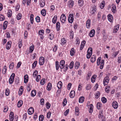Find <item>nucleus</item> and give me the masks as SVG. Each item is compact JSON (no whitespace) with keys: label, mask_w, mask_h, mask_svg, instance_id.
Segmentation results:
<instances>
[{"label":"nucleus","mask_w":121,"mask_h":121,"mask_svg":"<svg viewBox=\"0 0 121 121\" xmlns=\"http://www.w3.org/2000/svg\"><path fill=\"white\" fill-rule=\"evenodd\" d=\"M101 59V57H99L98 58L97 60V64L98 66H99V65L100 63L99 68L100 69H102L104 67V60H101V62H100Z\"/></svg>","instance_id":"f257e3e1"},{"label":"nucleus","mask_w":121,"mask_h":121,"mask_svg":"<svg viewBox=\"0 0 121 121\" xmlns=\"http://www.w3.org/2000/svg\"><path fill=\"white\" fill-rule=\"evenodd\" d=\"M92 53V48L91 47L88 48L87 51V53L86 55V57L87 59H89L91 57Z\"/></svg>","instance_id":"f03ea898"},{"label":"nucleus","mask_w":121,"mask_h":121,"mask_svg":"<svg viewBox=\"0 0 121 121\" xmlns=\"http://www.w3.org/2000/svg\"><path fill=\"white\" fill-rule=\"evenodd\" d=\"M73 14H70L69 16L68 21L69 23H72L73 22L74 20Z\"/></svg>","instance_id":"7ed1b4c3"},{"label":"nucleus","mask_w":121,"mask_h":121,"mask_svg":"<svg viewBox=\"0 0 121 121\" xmlns=\"http://www.w3.org/2000/svg\"><path fill=\"white\" fill-rule=\"evenodd\" d=\"M109 80V77L107 76L104 78L103 80V84L104 86L107 85L108 84Z\"/></svg>","instance_id":"20e7f679"},{"label":"nucleus","mask_w":121,"mask_h":121,"mask_svg":"<svg viewBox=\"0 0 121 121\" xmlns=\"http://www.w3.org/2000/svg\"><path fill=\"white\" fill-rule=\"evenodd\" d=\"M15 74L14 73H13L9 79V82L10 84H12L13 82L14 78L15 77Z\"/></svg>","instance_id":"39448f33"},{"label":"nucleus","mask_w":121,"mask_h":121,"mask_svg":"<svg viewBox=\"0 0 121 121\" xmlns=\"http://www.w3.org/2000/svg\"><path fill=\"white\" fill-rule=\"evenodd\" d=\"M95 7V6H93L90 9V13L91 15L95 13L96 10Z\"/></svg>","instance_id":"423d86ee"},{"label":"nucleus","mask_w":121,"mask_h":121,"mask_svg":"<svg viewBox=\"0 0 121 121\" xmlns=\"http://www.w3.org/2000/svg\"><path fill=\"white\" fill-rule=\"evenodd\" d=\"M60 20L62 23H64L65 22L66 20V17L65 15L62 14L60 17Z\"/></svg>","instance_id":"0eeeda50"},{"label":"nucleus","mask_w":121,"mask_h":121,"mask_svg":"<svg viewBox=\"0 0 121 121\" xmlns=\"http://www.w3.org/2000/svg\"><path fill=\"white\" fill-rule=\"evenodd\" d=\"M65 65V61L64 60H61L60 62L59 67L61 69H63Z\"/></svg>","instance_id":"6e6552de"},{"label":"nucleus","mask_w":121,"mask_h":121,"mask_svg":"<svg viewBox=\"0 0 121 121\" xmlns=\"http://www.w3.org/2000/svg\"><path fill=\"white\" fill-rule=\"evenodd\" d=\"M112 106L114 108H117L118 107L117 102L116 101H113L112 103Z\"/></svg>","instance_id":"1a4fd4ad"},{"label":"nucleus","mask_w":121,"mask_h":121,"mask_svg":"<svg viewBox=\"0 0 121 121\" xmlns=\"http://www.w3.org/2000/svg\"><path fill=\"white\" fill-rule=\"evenodd\" d=\"M119 25H117L115 26L113 30V33H115L117 32L119 30Z\"/></svg>","instance_id":"9d476101"},{"label":"nucleus","mask_w":121,"mask_h":121,"mask_svg":"<svg viewBox=\"0 0 121 121\" xmlns=\"http://www.w3.org/2000/svg\"><path fill=\"white\" fill-rule=\"evenodd\" d=\"M44 58L43 57H40L39 59V64L40 65H43L44 63Z\"/></svg>","instance_id":"9b49d317"},{"label":"nucleus","mask_w":121,"mask_h":121,"mask_svg":"<svg viewBox=\"0 0 121 121\" xmlns=\"http://www.w3.org/2000/svg\"><path fill=\"white\" fill-rule=\"evenodd\" d=\"M34 112V109L32 107L29 108L28 110V112L29 115H31Z\"/></svg>","instance_id":"f8f14e48"},{"label":"nucleus","mask_w":121,"mask_h":121,"mask_svg":"<svg viewBox=\"0 0 121 121\" xmlns=\"http://www.w3.org/2000/svg\"><path fill=\"white\" fill-rule=\"evenodd\" d=\"M95 31L94 29L92 30L89 33V35L91 37H94V35Z\"/></svg>","instance_id":"ddd939ff"},{"label":"nucleus","mask_w":121,"mask_h":121,"mask_svg":"<svg viewBox=\"0 0 121 121\" xmlns=\"http://www.w3.org/2000/svg\"><path fill=\"white\" fill-rule=\"evenodd\" d=\"M91 26V20L88 19L86 21V27L88 29L90 28Z\"/></svg>","instance_id":"4468645a"},{"label":"nucleus","mask_w":121,"mask_h":121,"mask_svg":"<svg viewBox=\"0 0 121 121\" xmlns=\"http://www.w3.org/2000/svg\"><path fill=\"white\" fill-rule=\"evenodd\" d=\"M108 21L110 22H113V17L111 14H109L108 16Z\"/></svg>","instance_id":"2eb2a0df"},{"label":"nucleus","mask_w":121,"mask_h":121,"mask_svg":"<svg viewBox=\"0 0 121 121\" xmlns=\"http://www.w3.org/2000/svg\"><path fill=\"white\" fill-rule=\"evenodd\" d=\"M73 1L72 0H70L68 2L67 4L70 8H72L73 6Z\"/></svg>","instance_id":"dca6fc26"},{"label":"nucleus","mask_w":121,"mask_h":121,"mask_svg":"<svg viewBox=\"0 0 121 121\" xmlns=\"http://www.w3.org/2000/svg\"><path fill=\"white\" fill-rule=\"evenodd\" d=\"M44 33V30H39V35H41L40 36V38L42 39H43V35Z\"/></svg>","instance_id":"f3484780"},{"label":"nucleus","mask_w":121,"mask_h":121,"mask_svg":"<svg viewBox=\"0 0 121 121\" xmlns=\"http://www.w3.org/2000/svg\"><path fill=\"white\" fill-rule=\"evenodd\" d=\"M79 113L80 112L79 108L77 107H76L75 109V115L77 116H78Z\"/></svg>","instance_id":"a211bd4d"},{"label":"nucleus","mask_w":121,"mask_h":121,"mask_svg":"<svg viewBox=\"0 0 121 121\" xmlns=\"http://www.w3.org/2000/svg\"><path fill=\"white\" fill-rule=\"evenodd\" d=\"M9 117L10 121H12L14 119V114L13 112H10Z\"/></svg>","instance_id":"6ab92c4d"},{"label":"nucleus","mask_w":121,"mask_h":121,"mask_svg":"<svg viewBox=\"0 0 121 121\" xmlns=\"http://www.w3.org/2000/svg\"><path fill=\"white\" fill-rule=\"evenodd\" d=\"M44 0H40V5L41 7H43L45 4Z\"/></svg>","instance_id":"aec40b11"},{"label":"nucleus","mask_w":121,"mask_h":121,"mask_svg":"<svg viewBox=\"0 0 121 121\" xmlns=\"http://www.w3.org/2000/svg\"><path fill=\"white\" fill-rule=\"evenodd\" d=\"M75 92L74 91L72 90L71 91L69 94V96L71 98H73L74 96Z\"/></svg>","instance_id":"412c9836"},{"label":"nucleus","mask_w":121,"mask_h":121,"mask_svg":"<svg viewBox=\"0 0 121 121\" xmlns=\"http://www.w3.org/2000/svg\"><path fill=\"white\" fill-rule=\"evenodd\" d=\"M75 51V49L73 48H72L70 51V55L71 56H73L74 55Z\"/></svg>","instance_id":"4be33fe9"},{"label":"nucleus","mask_w":121,"mask_h":121,"mask_svg":"<svg viewBox=\"0 0 121 121\" xmlns=\"http://www.w3.org/2000/svg\"><path fill=\"white\" fill-rule=\"evenodd\" d=\"M24 82L26 83L27 82L28 80V75H26L24 77Z\"/></svg>","instance_id":"5701e85b"},{"label":"nucleus","mask_w":121,"mask_h":121,"mask_svg":"<svg viewBox=\"0 0 121 121\" xmlns=\"http://www.w3.org/2000/svg\"><path fill=\"white\" fill-rule=\"evenodd\" d=\"M57 16L56 15L54 16L53 18L52 22L54 24L56 23L57 21Z\"/></svg>","instance_id":"b1692460"},{"label":"nucleus","mask_w":121,"mask_h":121,"mask_svg":"<svg viewBox=\"0 0 121 121\" xmlns=\"http://www.w3.org/2000/svg\"><path fill=\"white\" fill-rule=\"evenodd\" d=\"M116 6L115 5H113L112 7L111 10L112 12L115 13L116 11Z\"/></svg>","instance_id":"393cba45"},{"label":"nucleus","mask_w":121,"mask_h":121,"mask_svg":"<svg viewBox=\"0 0 121 121\" xmlns=\"http://www.w3.org/2000/svg\"><path fill=\"white\" fill-rule=\"evenodd\" d=\"M70 39H72L74 36V33L72 30H71L70 31Z\"/></svg>","instance_id":"a878e982"},{"label":"nucleus","mask_w":121,"mask_h":121,"mask_svg":"<svg viewBox=\"0 0 121 121\" xmlns=\"http://www.w3.org/2000/svg\"><path fill=\"white\" fill-rule=\"evenodd\" d=\"M60 23L59 22H57L56 24V29L58 31H59L60 29Z\"/></svg>","instance_id":"bb28decb"},{"label":"nucleus","mask_w":121,"mask_h":121,"mask_svg":"<svg viewBox=\"0 0 121 121\" xmlns=\"http://www.w3.org/2000/svg\"><path fill=\"white\" fill-rule=\"evenodd\" d=\"M105 2L104 1H103L100 4V7L101 9H103L105 6Z\"/></svg>","instance_id":"cd10ccee"},{"label":"nucleus","mask_w":121,"mask_h":121,"mask_svg":"<svg viewBox=\"0 0 121 121\" xmlns=\"http://www.w3.org/2000/svg\"><path fill=\"white\" fill-rule=\"evenodd\" d=\"M52 87V84L51 83H48L47 86V89L48 90L50 91Z\"/></svg>","instance_id":"c85d7f7f"},{"label":"nucleus","mask_w":121,"mask_h":121,"mask_svg":"<svg viewBox=\"0 0 121 121\" xmlns=\"http://www.w3.org/2000/svg\"><path fill=\"white\" fill-rule=\"evenodd\" d=\"M61 43H60L62 45H63L65 44L66 43V41L65 39V38L62 39L61 40Z\"/></svg>","instance_id":"c756f323"},{"label":"nucleus","mask_w":121,"mask_h":121,"mask_svg":"<svg viewBox=\"0 0 121 121\" xmlns=\"http://www.w3.org/2000/svg\"><path fill=\"white\" fill-rule=\"evenodd\" d=\"M23 101L22 100H20L17 103V107H18L19 108L21 107L22 105L23 104Z\"/></svg>","instance_id":"7c9ffc66"},{"label":"nucleus","mask_w":121,"mask_h":121,"mask_svg":"<svg viewBox=\"0 0 121 121\" xmlns=\"http://www.w3.org/2000/svg\"><path fill=\"white\" fill-rule=\"evenodd\" d=\"M96 60V56L95 55H93L92 56L91 59V62L92 63L94 62Z\"/></svg>","instance_id":"2f4dec72"},{"label":"nucleus","mask_w":121,"mask_h":121,"mask_svg":"<svg viewBox=\"0 0 121 121\" xmlns=\"http://www.w3.org/2000/svg\"><path fill=\"white\" fill-rule=\"evenodd\" d=\"M78 5L81 7H82L83 5V0H79L78 1Z\"/></svg>","instance_id":"473e14b6"},{"label":"nucleus","mask_w":121,"mask_h":121,"mask_svg":"<svg viewBox=\"0 0 121 121\" xmlns=\"http://www.w3.org/2000/svg\"><path fill=\"white\" fill-rule=\"evenodd\" d=\"M62 82L61 81L57 83V86L59 89H60L61 88L62 86Z\"/></svg>","instance_id":"72a5a7b5"},{"label":"nucleus","mask_w":121,"mask_h":121,"mask_svg":"<svg viewBox=\"0 0 121 121\" xmlns=\"http://www.w3.org/2000/svg\"><path fill=\"white\" fill-rule=\"evenodd\" d=\"M80 65V63L78 62H76L75 64V69H78L79 66Z\"/></svg>","instance_id":"f704fd0d"},{"label":"nucleus","mask_w":121,"mask_h":121,"mask_svg":"<svg viewBox=\"0 0 121 121\" xmlns=\"http://www.w3.org/2000/svg\"><path fill=\"white\" fill-rule=\"evenodd\" d=\"M90 108L89 110V112L90 113H92L93 111V106L92 104H90Z\"/></svg>","instance_id":"c9c22d12"},{"label":"nucleus","mask_w":121,"mask_h":121,"mask_svg":"<svg viewBox=\"0 0 121 121\" xmlns=\"http://www.w3.org/2000/svg\"><path fill=\"white\" fill-rule=\"evenodd\" d=\"M96 76V75H94L92 76L91 78V81L92 82L94 83L95 82Z\"/></svg>","instance_id":"e433bc0d"},{"label":"nucleus","mask_w":121,"mask_h":121,"mask_svg":"<svg viewBox=\"0 0 121 121\" xmlns=\"http://www.w3.org/2000/svg\"><path fill=\"white\" fill-rule=\"evenodd\" d=\"M84 97L82 96L80 97L79 100V103H82L84 101Z\"/></svg>","instance_id":"4c0bfd02"},{"label":"nucleus","mask_w":121,"mask_h":121,"mask_svg":"<svg viewBox=\"0 0 121 121\" xmlns=\"http://www.w3.org/2000/svg\"><path fill=\"white\" fill-rule=\"evenodd\" d=\"M55 65L56 70H58L59 67V62L58 61H57L56 62Z\"/></svg>","instance_id":"58836bf2"},{"label":"nucleus","mask_w":121,"mask_h":121,"mask_svg":"<svg viewBox=\"0 0 121 121\" xmlns=\"http://www.w3.org/2000/svg\"><path fill=\"white\" fill-rule=\"evenodd\" d=\"M36 91L35 90H33L31 93V96L32 97L35 96L36 94Z\"/></svg>","instance_id":"ea45409f"},{"label":"nucleus","mask_w":121,"mask_h":121,"mask_svg":"<svg viewBox=\"0 0 121 121\" xmlns=\"http://www.w3.org/2000/svg\"><path fill=\"white\" fill-rule=\"evenodd\" d=\"M110 87L109 86H106L105 88V91L107 93H108L110 91Z\"/></svg>","instance_id":"a19ab883"},{"label":"nucleus","mask_w":121,"mask_h":121,"mask_svg":"<svg viewBox=\"0 0 121 121\" xmlns=\"http://www.w3.org/2000/svg\"><path fill=\"white\" fill-rule=\"evenodd\" d=\"M102 106V104L101 103L99 102L97 103V108L98 109H100Z\"/></svg>","instance_id":"79ce46f5"},{"label":"nucleus","mask_w":121,"mask_h":121,"mask_svg":"<svg viewBox=\"0 0 121 121\" xmlns=\"http://www.w3.org/2000/svg\"><path fill=\"white\" fill-rule=\"evenodd\" d=\"M34 15L33 14H31L30 17V22L31 24H33L34 22Z\"/></svg>","instance_id":"37998d69"},{"label":"nucleus","mask_w":121,"mask_h":121,"mask_svg":"<svg viewBox=\"0 0 121 121\" xmlns=\"http://www.w3.org/2000/svg\"><path fill=\"white\" fill-rule=\"evenodd\" d=\"M34 45H32L30 47V51L29 52L30 53H31L34 50Z\"/></svg>","instance_id":"c03bdc74"},{"label":"nucleus","mask_w":121,"mask_h":121,"mask_svg":"<svg viewBox=\"0 0 121 121\" xmlns=\"http://www.w3.org/2000/svg\"><path fill=\"white\" fill-rule=\"evenodd\" d=\"M7 70V66L6 65H5L2 70V73L3 74H5L6 73Z\"/></svg>","instance_id":"a18cd8bd"},{"label":"nucleus","mask_w":121,"mask_h":121,"mask_svg":"<svg viewBox=\"0 0 121 121\" xmlns=\"http://www.w3.org/2000/svg\"><path fill=\"white\" fill-rule=\"evenodd\" d=\"M37 61H35L33 63L32 65V68L33 69L35 68L37 65Z\"/></svg>","instance_id":"49530a36"},{"label":"nucleus","mask_w":121,"mask_h":121,"mask_svg":"<svg viewBox=\"0 0 121 121\" xmlns=\"http://www.w3.org/2000/svg\"><path fill=\"white\" fill-rule=\"evenodd\" d=\"M22 17V14L20 13H18L17 16V20H19Z\"/></svg>","instance_id":"de8ad7c7"},{"label":"nucleus","mask_w":121,"mask_h":121,"mask_svg":"<svg viewBox=\"0 0 121 121\" xmlns=\"http://www.w3.org/2000/svg\"><path fill=\"white\" fill-rule=\"evenodd\" d=\"M14 63L12 62L9 65V68L11 69H12L14 66Z\"/></svg>","instance_id":"09e8293b"},{"label":"nucleus","mask_w":121,"mask_h":121,"mask_svg":"<svg viewBox=\"0 0 121 121\" xmlns=\"http://www.w3.org/2000/svg\"><path fill=\"white\" fill-rule=\"evenodd\" d=\"M12 12L11 10L9 9V10L8 13V17H10L12 15Z\"/></svg>","instance_id":"8fccbe9b"},{"label":"nucleus","mask_w":121,"mask_h":121,"mask_svg":"<svg viewBox=\"0 0 121 121\" xmlns=\"http://www.w3.org/2000/svg\"><path fill=\"white\" fill-rule=\"evenodd\" d=\"M41 13L43 16H45L46 15V11L44 9H43L41 11Z\"/></svg>","instance_id":"3c124183"},{"label":"nucleus","mask_w":121,"mask_h":121,"mask_svg":"<svg viewBox=\"0 0 121 121\" xmlns=\"http://www.w3.org/2000/svg\"><path fill=\"white\" fill-rule=\"evenodd\" d=\"M101 101L103 103H105L107 101V100L106 98L104 97H102L101 99Z\"/></svg>","instance_id":"603ef678"},{"label":"nucleus","mask_w":121,"mask_h":121,"mask_svg":"<svg viewBox=\"0 0 121 121\" xmlns=\"http://www.w3.org/2000/svg\"><path fill=\"white\" fill-rule=\"evenodd\" d=\"M41 76L40 75H38L36 77V80L37 82H39Z\"/></svg>","instance_id":"864d4df0"},{"label":"nucleus","mask_w":121,"mask_h":121,"mask_svg":"<svg viewBox=\"0 0 121 121\" xmlns=\"http://www.w3.org/2000/svg\"><path fill=\"white\" fill-rule=\"evenodd\" d=\"M31 86H30V84H28L27 85V90L28 91H30L31 89Z\"/></svg>","instance_id":"5fc2aeb1"},{"label":"nucleus","mask_w":121,"mask_h":121,"mask_svg":"<svg viewBox=\"0 0 121 121\" xmlns=\"http://www.w3.org/2000/svg\"><path fill=\"white\" fill-rule=\"evenodd\" d=\"M58 46L56 45H55L54 47L53 48V51L54 52H56L57 50Z\"/></svg>","instance_id":"6e6d98bb"},{"label":"nucleus","mask_w":121,"mask_h":121,"mask_svg":"<svg viewBox=\"0 0 121 121\" xmlns=\"http://www.w3.org/2000/svg\"><path fill=\"white\" fill-rule=\"evenodd\" d=\"M69 68V65H66L65 67L64 68V71L65 72Z\"/></svg>","instance_id":"4d7b16f0"},{"label":"nucleus","mask_w":121,"mask_h":121,"mask_svg":"<svg viewBox=\"0 0 121 121\" xmlns=\"http://www.w3.org/2000/svg\"><path fill=\"white\" fill-rule=\"evenodd\" d=\"M44 119V116L43 115H40L39 117V121H43Z\"/></svg>","instance_id":"13d9d810"},{"label":"nucleus","mask_w":121,"mask_h":121,"mask_svg":"<svg viewBox=\"0 0 121 121\" xmlns=\"http://www.w3.org/2000/svg\"><path fill=\"white\" fill-rule=\"evenodd\" d=\"M100 95V92L99 91H97L96 94L95 96L96 98L97 99Z\"/></svg>","instance_id":"bf43d9fd"},{"label":"nucleus","mask_w":121,"mask_h":121,"mask_svg":"<svg viewBox=\"0 0 121 121\" xmlns=\"http://www.w3.org/2000/svg\"><path fill=\"white\" fill-rule=\"evenodd\" d=\"M45 79H42L40 82V84L42 85H43L45 83Z\"/></svg>","instance_id":"052dcab7"},{"label":"nucleus","mask_w":121,"mask_h":121,"mask_svg":"<svg viewBox=\"0 0 121 121\" xmlns=\"http://www.w3.org/2000/svg\"><path fill=\"white\" fill-rule=\"evenodd\" d=\"M46 108L47 109H49L51 106V104L48 102H47L46 104Z\"/></svg>","instance_id":"680f3d73"},{"label":"nucleus","mask_w":121,"mask_h":121,"mask_svg":"<svg viewBox=\"0 0 121 121\" xmlns=\"http://www.w3.org/2000/svg\"><path fill=\"white\" fill-rule=\"evenodd\" d=\"M67 103V100L66 98L65 99L63 102V106H64L66 105Z\"/></svg>","instance_id":"e2e57ef3"},{"label":"nucleus","mask_w":121,"mask_h":121,"mask_svg":"<svg viewBox=\"0 0 121 121\" xmlns=\"http://www.w3.org/2000/svg\"><path fill=\"white\" fill-rule=\"evenodd\" d=\"M5 93L6 96H8L9 95V89H6Z\"/></svg>","instance_id":"0e129e2a"},{"label":"nucleus","mask_w":121,"mask_h":121,"mask_svg":"<svg viewBox=\"0 0 121 121\" xmlns=\"http://www.w3.org/2000/svg\"><path fill=\"white\" fill-rule=\"evenodd\" d=\"M76 44H79L80 43V40L79 38L78 37H77L76 39Z\"/></svg>","instance_id":"69168bd1"},{"label":"nucleus","mask_w":121,"mask_h":121,"mask_svg":"<svg viewBox=\"0 0 121 121\" xmlns=\"http://www.w3.org/2000/svg\"><path fill=\"white\" fill-rule=\"evenodd\" d=\"M36 21L37 22H40V18L39 17L37 16L35 18Z\"/></svg>","instance_id":"338daca9"},{"label":"nucleus","mask_w":121,"mask_h":121,"mask_svg":"<svg viewBox=\"0 0 121 121\" xmlns=\"http://www.w3.org/2000/svg\"><path fill=\"white\" fill-rule=\"evenodd\" d=\"M74 65V64H73V61L71 62L70 64L69 65V68L70 69H72L73 66Z\"/></svg>","instance_id":"774afa93"}]
</instances>
